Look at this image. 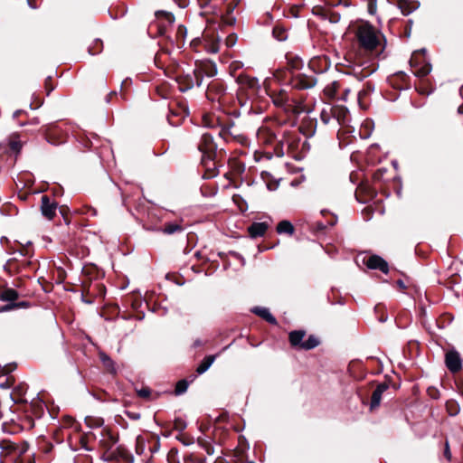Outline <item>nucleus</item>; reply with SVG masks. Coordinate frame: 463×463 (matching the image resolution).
Returning a JSON list of instances; mask_svg holds the SVG:
<instances>
[{"instance_id":"f257e3e1","label":"nucleus","mask_w":463,"mask_h":463,"mask_svg":"<svg viewBox=\"0 0 463 463\" xmlns=\"http://www.w3.org/2000/svg\"><path fill=\"white\" fill-rule=\"evenodd\" d=\"M354 34L355 55L364 68L359 72L361 79L369 77L376 70V27L369 21L357 19L351 25Z\"/></svg>"},{"instance_id":"f03ea898","label":"nucleus","mask_w":463,"mask_h":463,"mask_svg":"<svg viewBox=\"0 0 463 463\" xmlns=\"http://www.w3.org/2000/svg\"><path fill=\"white\" fill-rule=\"evenodd\" d=\"M19 293L13 288L3 287L0 289V300L6 302L5 305L0 307V312H9L19 308H29L32 304L29 301H18Z\"/></svg>"},{"instance_id":"7ed1b4c3","label":"nucleus","mask_w":463,"mask_h":463,"mask_svg":"<svg viewBox=\"0 0 463 463\" xmlns=\"http://www.w3.org/2000/svg\"><path fill=\"white\" fill-rule=\"evenodd\" d=\"M169 114L167 120L172 126H178L189 115L187 101L184 97H179L169 102Z\"/></svg>"},{"instance_id":"20e7f679","label":"nucleus","mask_w":463,"mask_h":463,"mask_svg":"<svg viewBox=\"0 0 463 463\" xmlns=\"http://www.w3.org/2000/svg\"><path fill=\"white\" fill-rule=\"evenodd\" d=\"M305 330H294L288 334V341L293 348L312 350L320 345V341L314 335H310L306 341L303 338L306 335Z\"/></svg>"},{"instance_id":"39448f33","label":"nucleus","mask_w":463,"mask_h":463,"mask_svg":"<svg viewBox=\"0 0 463 463\" xmlns=\"http://www.w3.org/2000/svg\"><path fill=\"white\" fill-rule=\"evenodd\" d=\"M226 90L227 87L224 81L221 79H214L208 84L205 96L211 102H217L219 106H222L226 102Z\"/></svg>"},{"instance_id":"423d86ee","label":"nucleus","mask_w":463,"mask_h":463,"mask_svg":"<svg viewBox=\"0 0 463 463\" xmlns=\"http://www.w3.org/2000/svg\"><path fill=\"white\" fill-rule=\"evenodd\" d=\"M39 132L44 137V139L53 145L58 146L63 144L67 140V134L58 125L50 124L43 126Z\"/></svg>"},{"instance_id":"0eeeda50","label":"nucleus","mask_w":463,"mask_h":463,"mask_svg":"<svg viewBox=\"0 0 463 463\" xmlns=\"http://www.w3.org/2000/svg\"><path fill=\"white\" fill-rule=\"evenodd\" d=\"M197 149L202 153V161L206 159H216L217 156V144L214 142L213 136L210 133L202 135L200 141L197 144Z\"/></svg>"},{"instance_id":"6e6552de","label":"nucleus","mask_w":463,"mask_h":463,"mask_svg":"<svg viewBox=\"0 0 463 463\" xmlns=\"http://www.w3.org/2000/svg\"><path fill=\"white\" fill-rule=\"evenodd\" d=\"M375 90V83L373 80L364 82L363 89L358 93V105L361 109L367 110L372 104V95Z\"/></svg>"},{"instance_id":"1a4fd4ad","label":"nucleus","mask_w":463,"mask_h":463,"mask_svg":"<svg viewBox=\"0 0 463 463\" xmlns=\"http://www.w3.org/2000/svg\"><path fill=\"white\" fill-rule=\"evenodd\" d=\"M317 78L308 76L304 73H298L292 75L289 80V84L293 89L297 90H308L313 88L317 84Z\"/></svg>"},{"instance_id":"9d476101","label":"nucleus","mask_w":463,"mask_h":463,"mask_svg":"<svg viewBox=\"0 0 463 463\" xmlns=\"http://www.w3.org/2000/svg\"><path fill=\"white\" fill-rule=\"evenodd\" d=\"M103 439L99 441L100 447L105 450L102 458L105 459L106 456L111 452L112 447L118 443L119 437L118 432H114L109 428H104L101 431Z\"/></svg>"},{"instance_id":"9b49d317","label":"nucleus","mask_w":463,"mask_h":463,"mask_svg":"<svg viewBox=\"0 0 463 463\" xmlns=\"http://www.w3.org/2000/svg\"><path fill=\"white\" fill-rule=\"evenodd\" d=\"M33 263L28 260L9 259L5 264V270L10 275L21 273L28 269H33Z\"/></svg>"},{"instance_id":"f8f14e48","label":"nucleus","mask_w":463,"mask_h":463,"mask_svg":"<svg viewBox=\"0 0 463 463\" xmlns=\"http://www.w3.org/2000/svg\"><path fill=\"white\" fill-rule=\"evenodd\" d=\"M106 461H118L122 460L126 463H132L134 457L130 451L122 445H119L115 450L109 452L105 459Z\"/></svg>"},{"instance_id":"ddd939ff","label":"nucleus","mask_w":463,"mask_h":463,"mask_svg":"<svg viewBox=\"0 0 463 463\" xmlns=\"http://www.w3.org/2000/svg\"><path fill=\"white\" fill-rule=\"evenodd\" d=\"M284 140L288 146V153L296 160H300L301 156H297L300 143V137L289 131H284Z\"/></svg>"},{"instance_id":"4468645a","label":"nucleus","mask_w":463,"mask_h":463,"mask_svg":"<svg viewBox=\"0 0 463 463\" xmlns=\"http://www.w3.org/2000/svg\"><path fill=\"white\" fill-rule=\"evenodd\" d=\"M41 212L42 214L48 220H52L56 215V209L58 203L55 201H51V198L43 194L41 198Z\"/></svg>"},{"instance_id":"2eb2a0df","label":"nucleus","mask_w":463,"mask_h":463,"mask_svg":"<svg viewBox=\"0 0 463 463\" xmlns=\"http://www.w3.org/2000/svg\"><path fill=\"white\" fill-rule=\"evenodd\" d=\"M332 117L340 126H346L350 121V113L346 107L335 105L331 107Z\"/></svg>"},{"instance_id":"dca6fc26","label":"nucleus","mask_w":463,"mask_h":463,"mask_svg":"<svg viewBox=\"0 0 463 463\" xmlns=\"http://www.w3.org/2000/svg\"><path fill=\"white\" fill-rule=\"evenodd\" d=\"M317 127V118L310 117H304L299 125V132L307 137H311L315 135Z\"/></svg>"},{"instance_id":"f3484780","label":"nucleus","mask_w":463,"mask_h":463,"mask_svg":"<svg viewBox=\"0 0 463 463\" xmlns=\"http://www.w3.org/2000/svg\"><path fill=\"white\" fill-rule=\"evenodd\" d=\"M445 364L451 373L458 372L461 369V358L459 354L455 350L447 352L445 355Z\"/></svg>"},{"instance_id":"a211bd4d","label":"nucleus","mask_w":463,"mask_h":463,"mask_svg":"<svg viewBox=\"0 0 463 463\" xmlns=\"http://www.w3.org/2000/svg\"><path fill=\"white\" fill-rule=\"evenodd\" d=\"M375 195L373 188L368 184H361L355 190V197L361 203H367L373 200Z\"/></svg>"},{"instance_id":"6ab92c4d","label":"nucleus","mask_w":463,"mask_h":463,"mask_svg":"<svg viewBox=\"0 0 463 463\" xmlns=\"http://www.w3.org/2000/svg\"><path fill=\"white\" fill-rule=\"evenodd\" d=\"M195 67L207 77H214L217 74V66L215 62L210 60H202L195 61Z\"/></svg>"},{"instance_id":"aec40b11","label":"nucleus","mask_w":463,"mask_h":463,"mask_svg":"<svg viewBox=\"0 0 463 463\" xmlns=\"http://www.w3.org/2000/svg\"><path fill=\"white\" fill-rule=\"evenodd\" d=\"M82 280H86L88 284L92 285L93 279L103 277V273L94 264L85 265L82 269Z\"/></svg>"},{"instance_id":"412c9836","label":"nucleus","mask_w":463,"mask_h":463,"mask_svg":"<svg viewBox=\"0 0 463 463\" xmlns=\"http://www.w3.org/2000/svg\"><path fill=\"white\" fill-rule=\"evenodd\" d=\"M269 229V224L265 222H253L248 227V233L250 238L256 239L259 237H262L265 235Z\"/></svg>"},{"instance_id":"4be33fe9","label":"nucleus","mask_w":463,"mask_h":463,"mask_svg":"<svg viewBox=\"0 0 463 463\" xmlns=\"http://www.w3.org/2000/svg\"><path fill=\"white\" fill-rule=\"evenodd\" d=\"M201 165L205 169L203 175V179H212L218 175L219 171L217 168L216 159H206L204 162L201 160Z\"/></svg>"},{"instance_id":"5701e85b","label":"nucleus","mask_w":463,"mask_h":463,"mask_svg":"<svg viewBox=\"0 0 463 463\" xmlns=\"http://www.w3.org/2000/svg\"><path fill=\"white\" fill-rule=\"evenodd\" d=\"M355 262L359 267L364 265L370 269H376V254L368 256L365 253H360L356 256Z\"/></svg>"},{"instance_id":"b1692460","label":"nucleus","mask_w":463,"mask_h":463,"mask_svg":"<svg viewBox=\"0 0 463 463\" xmlns=\"http://www.w3.org/2000/svg\"><path fill=\"white\" fill-rule=\"evenodd\" d=\"M251 312L255 314L256 316L261 317L266 322L269 323L270 325L277 326L278 321L276 317L269 312V308L262 307H254L251 309Z\"/></svg>"},{"instance_id":"393cba45","label":"nucleus","mask_w":463,"mask_h":463,"mask_svg":"<svg viewBox=\"0 0 463 463\" xmlns=\"http://www.w3.org/2000/svg\"><path fill=\"white\" fill-rule=\"evenodd\" d=\"M0 449H2V454L5 458H9L10 461L13 462V458L15 455L16 443L10 439H2L0 441Z\"/></svg>"},{"instance_id":"a878e982","label":"nucleus","mask_w":463,"mask_h":463,"mask_svg":"<svg viewBox=\"0 0 463 463\" xmlns=\"http://www.w3.org/2000/svg\"><path fill=\"white\" fill-rule=\"evenodd\" d=\"M205 42V50L208 52L216 53L219 52L221 39L218 35L210 34L203 35Z\"/></svg>"},{"instance_id":"bb28decb","label":"nucleus","mask_w":463,"mask_h":463,"mask_svg":"<svg viewBox=\"0 0 463 463\" xmlns=\"http://www.w3.org/2000/svg\"><path fill=\"white\" fill-rule=\"evenodd\" d=\"M14 244L18 245L19 248L18 249H14V247H11L9 249V250H8L9 253L13 254L15 251H18L22 256L26 257V258H32L33 256V250L32 248V243L31 242H27L24 245V244L15 241Z\"/></svg>"},{"instance_id":"cd10ccee","label":"nucleus","mask_w":463,"mask_h":463,"mask_svg":"<svg viewBox=\"0 0 463 463\" xmlns=\"http://www.w3.org/2000/svg\"><path fill=\"white\" fill-rule=\"evenodd\" d=\"M374 130V121L372 118H366L361 124L359 128V136L362 139L370 137Z\"/></svg>"},{"instance_id":"c85d7f7f","label":"nucleus","mask_w":463,"mask_h":463,"mask_svg":"<svg viewBox=\"0 0 463 463\" xmlns=\"http://www.w3.org/2000/svg\"><path fill=\"white\" fill-rule=\"evenodd\" d=\"M286 60H287V68L288 71H299L303 68L304 62L302 59L293 53H287L286 54Z\"/></svg>"},{"instance_id":"c756f323","label":"nucleus","mask_w":463,"mask_h":463,"mask_svg":"<svg viewBox=\"0 0 463 463\" xmlns=\"http://www.w3.org/2000/svg\"><path fill=\"white\" fill-rule=\"evenodd\" d=\"M27 391V385L24 383H20L15 386L11 393V398L15 403H24L26 402V400L24 399V394Z\"/></svg>"},{"instance_id":"7c9ffc66","label":"nucleus","mask_w":463,"mask_h":463,"mask_svg":"<svg viewBox=\"0 0 463 463\" xmlns=\"http://www.w3.org/2000/svg\"><path fill=\"white\" fill-rule=\"evenodd\" d=\"M176 82L181 92H185L194 87V80L190 74L178 76Z\"/></svg>"},{"instance_id":"2f4dec72","label":"nucleus","mask_w":463,"mask_h":463,"mask_svg":"<svg viewBox=\"0 0 463 463\" xmlns=\"http://www.w3.org/2000/svg\"><path fill=\"white\" fill-rule=\"evenodd\" d=\"M126 306H130L133 310H138L142 306L143 300L139 294L132 293L123 298Z\"/></svg>"},{"instance_id":"473e14b6","label":"nucleus","mask_w":463,"mask_h":463,"mask_svg":"<svg viewBox=\"0 0 463 463\" xmlns=\"http://www.w3.org/2000/svg\"><path fill=\"white\" fill-rule=\"evenodd\" d=\"M326 58L315 57L308 62V68L316 73L324 71L326 67Z\"/></svg>"},{"instance_id":"72a5a7b5","label":"nucleus","mask_w":463,"mask_h":463,"mask_svg":"<svg viewBox=\"0 0 463 463\" xmlns=\"http://www.w3.org/2000/svg\"><path fill=\"white\" fill-rule=\"evenodd\" d=\"M29 444L26 441H22L20 444L16 443V449L13 463H24V454L28 451Z\"/></svg>"},{"instance_id":"f704fd0d","label":"nucleus","mask_w":463,"mask_h":463,"mask_svg":"<svg viewBox=\"0 0 463 463\" xmlns=\"http://www.w3.org/2000/svg\"><path fill=\"white\" fill-rule=\"evenodd\" d=\"M272 101L276 107L282 108L287 105L288 101V95L286 90H281L279 92H274L270 95Z\"/></svg>"},{"instance_id":"c9c22d12","label":"nucleus","mask_w":463,"mask_h":463,"mask_svg":"<svg viewBox=\"0 0 463 463\" xmlns=\"http://www.w3.org/2000/svg\"><path fill=\"white\" fill-rule=\"evenodd\" d=\"M341 87L339 81H333L332 83L326 86L323 90V93L326 99L329 100L337 99V92Z\"/></svg>"},{"instance_id":"e433bc0d","label":"nucleus","mask_w":463,"mask_h":463,"mask_svg":"<svg viewBox=\"0 0 463 463\" xmlns=\"http://www.w3.org/2000/svg\"><path fill=\"white\" fill-rule=\"evenodd\" d=\"M276 232L279 234H288L292 236L295 232V227L289 221L283 220L277 224Z\"/></svg>"},{"instance_id":"4c0bfd02","label":"nucleus","mask_w":463,"mask_h":463,"mask_svg":"<svg viewBox=\"0 0 463 463\" xmlns=\"http://www.w3.org/2000/svg\"><path fill=\"white\" fill-rule=\"evenodd\" d=\"M92 285L88 284L86 280H81V299L86 304H92L94 299L91 297Z\"/></svg>"},{"instance_id":"58836bf2","label":"nucleus","mask_w":463,"mask_h":463,"mask_svg":"<svg viewBox=\"0 0 463 463\" xmlns=\"http://www.w3.org/2000/svg\"><path fill=\"white\" fill-rule=\"evenodd\" d=\"M238 81L241 84L247 86L249 89H250L252 90H256L260 88L258 80L253 77H250L247 75H240L238 77Z\"/></svg>"},{"instance_id":"ea45409f","label":"nucleus","mask_w":463,"mask_h":463,"mask_svg":"<svg viewBox=\"0 0 463 463\" xmlns=\"http://www.w3.org/2000/svg\"><path fill=\"white\" fill-rule=\"evenodd\" d=\"M99 358H100V361L102 362L103 366L105 367V369L107 370L108 373H112V374L117 373L115 363L107 354L100 353Z\"/></svg>"},{"instance_id":"a19ab883","label":"nucleus","mask_w":463,"mask_h":463,"mask_svg":"<svg viewBox=\"0 0 463 463\" xmlns=\"http://www.w3.org/2000/svg\"><path fill=\"white\" fill-rule=\"evenodd\" d=\"M229 166L235 175H241L245 171V165L236 158L229 159Z\"/></svg>"},{"instance_id":"79ce46f5","label":"nucleus","mask_w":463,"mask_h":463,"mask_svg":"<svg viewBox=\"0 0 463 463\" xmlns=\"http://www.w3.org/2000/svg\"><path fill=\"white\" fill-rule=\"evenodd\" d=\"M137 394L140 398H143L146 400H150V401H155L160 397L159 392H156L155 394H152V390L147 386H145L139 390H137Z\"/></svg>"},{"instance_id":"37998d69","label":"nucleus","mask_w":463,"mask_h":463,"mask_svg":"<svg viewBox=\"0 0 463 463\" xmlns=\"http://www.w3.org/2000/svg\"><path fill=\"white\" fill-rule=\"evenodd\" d=\"M215 360V355H206L196 368V373L202 374L205 373Z\"/></svg>"},{"instance_id":"c03bdc74","label":"nucleus","mask_w":463,"mask_h":463,"mask_svg":"<svg viewBox=\"0 0 463 463\" xmlns=\"http://www.w3.org/2000/svg\"><path fill=\"white\" fill-rule=\"evenodd\" d=\"M187 34V29L184 25L180 24L177 28L175 34V42L177 48H182L185 42V37Z\"/></svg>"},{"instance_id":"a18cd8bd","label":"nucleus","mask_w":463,"mask_h":463,"mask_svg":"<svg viewBox=\"0 0 463 463\" xmlns=\"http://www.w3.org/2000/svg\"><path fill=\"white\" fill-rule=\"evenodd\" d=\"M272 35L278 41H285L288 38L287 29L281 24H276L272 29Z\"/></svg>"},{"instance_id":"49530a36","label":"nucleus","mask_w":463,"mask_h":463,"mask_svg":"<svg viewBox=\"0 0 463 463\" xmlns=\"http://www.w3.org/2000/svg\"><path fill=\"white\" fill-rule=\"evenodd\" d=\"M103 51V42L102 40L97 38L95 39L92 43L88 48V52L90 55H97L102 52Z\"/></svg>"},{"instance_id":"de8ad7c7","label":"nucleus","mask_w":463,"mask_h":463,"mask_svg":"<svg viewBox=\"0 0 463 463\" xmlns=\"http://www.w3.org/2000/svg\"><path fill=\"white\" fill-rule=\"evenodd\" d=\"M106 287L102 283H95L93 285V288H91V297H93V299L95 298H104L106 295Z\"/></svg>"},{"instance_id":"09e8293b","label":"nucleus","mask_w":463,"mask_h":463,"mask_svg":"<svg viewBox=\"0 0 463 463\" xmlns=\"http://www.w3.org/2000/svg\"><path fill=\"white\" fill-rule=\"evenodd\" d=\"M234 126L232 121H229V123L221 126V129L219 131V136L223 138L225 141H228L232 137L231 128Z\"/></svg>"},{"instance_id":"8fccbe9b","label":"nucleus","mask_w":463,"mask_h":463,"mask_svg":"<svg viewBox=\"0 0 463 463\" xmlns=\"http://www.w3.org/2000/svg\"><path fill=\"white\" fill-rule=\"evenodd\" d=\"M189 382L186 379L178 381L174 391L175 395L179 396L187 391Z\"/></svg>"},{"instance_id":"3c124183","label":"nucleus","mask_w":463,"mask_h":463,"mask_svg":"<svg viewBox=\"0 0 463 463\" xmlns=\"http://www.w3.org/2000/svg\"><path fill=\"white\" fill-rule=\"evenodd\" d=\"M431 71V66L430 63H424L423 65L420 66L419 68H416L413 71V74L416 77L422 78L427 76Z\"/></svg>"},{"instance_id":"603ef678","label":"nucleus","mask_w":463,"mask_h":463,"mask_svg":"<svg viewBox=\"0 0 463 463\" xmlns=\"http://www.w3.org/2000/svg\"><path fill=\"white\" fill-rule=\"evenodd\" d=\"M94 438H95V435L92 432L82 434L80 438V444L81 448H83L84 449H86L88 451L92 450V449L90 448L88 446V444H89L90 440L93 439Z\"/></svg>"},{"instance_id":"864d4df0","label":"nucleus","mask_w":463,"mask_h":463,"mask_svg":"<svg viewBox=\"0 0 463 463\" xmlns=\"http://www.w3.org/2000/svg\"><path fill=\"white\" fill-rule=\"evenodd\" d=\"M91 394L98 401H100V402H109L110 401L109 394L104 390H101V389L93 390L91 392Z\"/></svg>"},{"instance_id":"5fc2aeb1","label":"nucleus","mask_w":463,"mask_h":463,"mask_svg":"<svg viewBox=\"0 0 463 463\" xmlns=\"http://www.w3.org/2000/svg\"><path fill=\"white\" fill-rule=\"evenodd\" d=\"M176 439H178L181 443L185 446L191 445L194 442V438L188 433L181 432L176 436Z\"/></svg>"},{"instance_id":"6e6d98bb","label":"nucleus","mask_w":463,"mask_h":463,"mask_svg":"<svg viewBox=\"0 0 463 463\" xmlns=\"http://www.w3.org/2000/svg\"><path fill=\"white\" fill-rule=\"evenodd\" d=\"M328 10L327 8L321 6V5H316L312 9L313 14L321 17L322 19H326L328 16Z\"/></svg>"},{"instance_id":"4d7b16f0","label":"nucleus","mask_w":463,"mask_h":463,"mask_svg":"<svg viewBox=\"0 0 463 463\" xmlns=\"http://www.w3.org/2000/svg\"><path fill=\"white\" fill-rule=\"evenodd\" d=\"M183 231V227L177 223H166L164 228V232L167 234H173L175 232H180Z\"/></svg>"},{"instance_id":"13d9d810","label":"nucleus","mask_w":463,"mask_h":463,"mask_svg":"<svg viewBox=\"0 0 463 463\" xmlns=\"http://www.w3.org/2000/svg\"><path fill=\"white\" fill-rule=\"evenodd\" d=\"M286 144L284 140V135L282 136V139L279 141H277L274 146V154L278 157H282L284 156V145Z\"/></svg>"},{"instance_id":"bf43d9fd","label":"nucleus","mask_w":463,"mask_h":463,"mask_svg":"<svg viewBox=\"0 0 463 463\" xmlns=\"http://www.w3.org/2000/svg\"><path fill=\"white\" fill-rule=\"evenodd\" d=\"M260 138L263 139V142L265 144H269V145H271L277 141V137H276L275 133H273L269 130H266Z\"/></svg>"},{"instance_id":"052dcab7","label":"nucleus","mask_w":463,"mask_h":463,"mask_svg":"<svg viewBox=\"0 0 463 463\" xmlns=\"http://www.w3.org/2000/svg\"><path fill=\"white\" fill-rule=\"evenodd\" d=\"M361 364L358 362H351L348 365V371L350 374L355 379H362L364 376L356 374V371L360 369Z\"/></svg>"},{"instance_id":"680f3d73","label":"nucleus","mask_w":463,"mask_h":463,"mask_svg":"<svg viewBox=\"0 0 463 463\" xmlns=\"http://www.w3.org/2000/svg\"><path fill=\"white\" fill-rule=\"evenodd\" d=\"M362 216H363V219L364 221H370L373 216V213H374V207L373 204H369L367 206H365L363 210H362Z\"/></svg>"},{"instance_id":"e2e57ef3","label":"nucleus","mask_w":463,"mask_h":463,"mask_svg":"<svg viewBox=\"0 0 463 463\" xmlns=\"http://www.w3.org/2000/svg\"><path fill=\"white\" fill-rule=\"evenodd\" d=\"M85 422L90 428H97L103 425L104 420L102 418L87 417Z\"/></svg>"},{"instance_id":"0e129e2a","label":"nucleus","mask_w":463,"mask_h":463,"mask_svg":"<svg viewBox=\"0 0 463 463\" xmlns=\"http://www.w3.org/2000/svg\"><path fill=\"white\" fill-rule=\"evenodd\" d=\"M232 201L240 208L241 212L247 210V203L240 194H234L232 196Z\"/></svg>"},{"instance_id":"69168bd1","label":"nucleus","mask_w":463,"mask_h":463,"mask_svg":"<svg viewBox=\"0 0 463 463\" xmlns=\"http://www.w3.org/2000/svg\"><path fill=\"white\" fill-rule=\"evenodd\" d=\"M109 13L113 19H118L126 14V8L124 6L118 8L110 7Z\"/></svg>"},{"instance_id":"338daca9","label":"nucleus","mask_w":463,"mask_h":463,"mask_svg":"<svg viewBox=\"0 0 463 463\" xmlns=\"http://www.w3.org/2000/svg\"><path fill=\"white\" fill-rule=\"evenodd\" d=\"M60 213L61 214L65 223L69 225L71 223V211L67 205H61L59 207Z\"/></svg>"},{"instance_id":"774afa93","label":"nucleus","mask_w":463,"mask_h":463,"mask_svg":"<svg viewBox=\"0 0 463 463\" xmlns=\"http://www.w3.org/2000/svg\"><path fill=\"white\" fill-rule=\"evenodd\" d=\"M167 461L168 463H179L178 459V449L176 448H172L167 453Z\"/></svg>"}]
</instances>
